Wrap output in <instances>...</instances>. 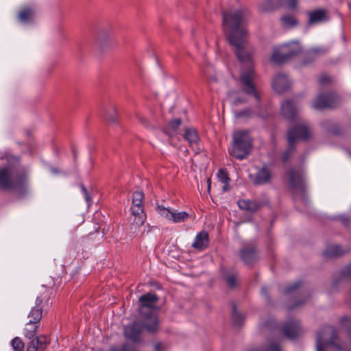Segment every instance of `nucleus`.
<instances>
[{
    "label": "nucleus",
    "mask_w": 351,
    "mask_h": 351,
    "mask_svg": "<svg viewBox=\"0 0 351 351\" xmlns=\"http://www.w3.org/2000/svg\"><path fill=\"white\" fill-rule=\"evenodd\" d=\"M283 51L285 52L289 59L297 56L302 51V47L299 42L293 41L282 46Z\"/></svg>",
    "instance_id": "obj_24"
},
{
    "label": "nucleus",
    "mask_w": 351,
    "mask_h": 351,
    "mask_svg": "<svg viewBox=\"0 0 351 351\" xmlns=\"http://www.w3.org/2000/svg\"><path fill=\"white\" fill-rule=\"evenodd\" d=\"M38 324H39L38 323H32V321L29 320V322L25 324L23 330V335L25 337L29 339L35 337Z\"/></svg>",
    "instance_id": "obj_29"
},
{
    "label": "nucleus",
    "mask_w": 351,
    "mask_h": 351,
    "mask_svg": "<svg viewBox=\"0 0 351 351\" xmlns=\"http://www.w3.org/2000/svg\"><path fill=\"white\" fill-rule=\"evenodd\" d=\"M184 138L188 141L190 146L196 145L199 141L197 131L194 128H187L185 130Z\"/></svg>",
    "instance_id": "obj_27"
},
{
    "label": "nucleus",
    "mask_w": 351,
    "mask_h": 351,
    "mask_svg": "<svg viewBox=\"0 0 351 351\" xmlns=\"http://www.w3.org/2000/svg\"><path fill=\"white\" fill-rule=\"evenodd\" d=\"M25 175L18 165H8L0 168V190L11 191L23 188Z\"/></svg>",
    "instance_id": "obj_2"
},
{
    "label": "nucleus",
    "mask_w": 351,
    "mask_h": 351,
    "mask_svg": "<svg viewBox=\"0 0 351 351\" xmlns=\"http://www.w3.org/2000/svg\"><path fill=\"white\" fill-rule=\"evenodd\" d=\"M248 101V100L245 97H237L232 101V105L234 106H237L240 104H245Z\"/></svg>",
    "instance_id": "obj_44"
},
{
    "label": "nucleus",
    "mask_w": 351,
    "mask_h": 351,
    "mask_svg": "<svg viewBox=\"0 0 351 351\" xmlns=\"http://www.w3.org/2000/svg\"><path fill=\"white\" fill-rule=\"evenodd\" d=\"M293 137L291 133L289 136V140H288L289 146L287 149L283 152L281 156L282 161L284 164L287 163L289 160L295 150V147L294 143H293Z\"/></svg>",
    "instance_id": "obj_28"
},
{
    "label": "nucleus",
    "mask_w": 351,
    "mask_h": 351,
    "mask_svg": "<svg viewBox=\"0 0 351 351\" xmlns=\"http://www.w3.org/2000/svg\"><path fill=\"white\" fill-rule=\"evenodd\" d=\"M255 115V112L252 108H246L235 112L237 118H252Z\"/></svg>",
    "instance_id": "obj_34"
},
{
    "label": "nucleus",
    "mask_w": 351,
    "mask_h": 351,
    "mask_svg": "<svg viewBox=\"0 0 351 351\" xmlns=\"http://www.w3.org/2000/svg\"><path fill=\"white\" fill-rule=\"evenodd\" d=\"M292 134L293 137V143H295V141L297 139H303L306 140L310 136V131L305 124H298L291 129L288 130L287 132V140H289V136Z\"/></svg>",
    "instance_id": "obj_16"
},
{
    "label": "nucleus",
    "mask_w": 351,
    "mask_h": 351,
    "mask_svg": "<svg viewBox=\"0 0 351 351\" xmlns=\"http://www.w3.org/2000/svg\"><path fill=\"white\" fill-rule=\"evenodd\" d=\"M339 103L338 96L334 93L319 94L313 102V106L317 110L332 108Z\"/></svg>",
    "instance_id": "obj_9"
},
{
    "label": "nucleus",
    "mask_w": 351,
    "mask_h": 351,
    "mask_svg": "<svg viewBox=\"0 0 351 351\" xmlns=\"http://www.w3.org/2000/svg\"><path fill=\"white\" fill-rule=\"evenodd\" d=\"M281 331L287 339L293 340L300 335L301 328L298 322L291 320L283 325Z\"/></svg>",
    "instance_id": "obj_14"
},
{
    "label": "nucleus",
    "mask_w": 351,
    "mask_h": 351,
    "mask_svg": "<svg viewBox=\"0 0 351 351\" xmlns=\"http://www.w3.org/2000/svg\"><path fill=\"white\" fill-rule=\"evenodd\" d=\"M190 217V215L186 211L178 212L173 209L171 221L173 223H178L186 221Z\"/></svg>",
    "instance_id": "obj_30"
},
{
    "label": "nucleus",
    "mask_w": 351,
    "mask_h": 351,
    "mask_svg": "<svg viewBox=\"0 0 351 351\" xmlns=\"http://www.w3.org/2000/svg\"><path fill=\"white\" fill-rule=\"evenodd\" d=\"M280 21L283 27L291 28L296 27L298 24V20L292 15L286 14L280 18Z\"/></svg>",
    "instance_id": "obj_31"
},
{
    "label": "nucleus",
    "mask_w": 351,
    "mask_h": 351,
    "mask_svg": "<svg viewBox=\"0 0 351 351\" xmlns=\"http://www.w3.org/2000/svg\"><path fill=\"white\" fill-rule=\"evenodd\" d=\"M217 178L219 180L224 184H228L230 182V178L226 169H220L217 173Z\"/></svg>",
    "instance_id": "obj_40"
},
{
    "label": "nucleus",
    "mask_w": 351,
    "mask_h": 351,
    "mask_svg": "<svg viewBox=\"0 0 351 351\" xmlns=\"http://www.w3.org/2000/svg\"><path fill=\"white\" fill-rule=\"evenodd\" d=\"M143 193L135 191L132 195V206L130 208L132 215L134 217V223L137 226L144 224L146 220V214L144 212L143 204Z\"/></svg>",
    "instance_id": "obj_6"
},
{
    "label": "nucleus",
    "mask_w": 351,
    "mask_h": 351,
    "mask_svg": "<svg viewBox=\"0 0 351 351\" xmlns=\"http://www.w3.org/2000/svg\"><path fill=\"white\" fill-rule=\"evenodd\" d=\"M80 186L81 191L84 197V199H85L88 206H90L93 202L90 195L89 194L88 191L85 188L84 184H81Z\"/></svg>",
    "instance_id": "obj_41"
},
{
    "label": "nucleus",
    "mask_w": 351,
    "mask_h": 351,
    "mask_svg": "<svg viewBox=\"0 0 351 351\" xmlns=\"http://www.w3.org/2000/svg\"><path fill=\"white\" fill-rule=\"evenodd\" d=\"M348 296V298L350 299V300L351 302V290L349 291Z\"/></svg>",
    "instance_id": "obj_58"
},
{
    "label": "nucleus",
    "mask_w": 351,
    "mask_h": 351,
    "mask_svg": "<svg viewBox=\"0 0 351 351\" xmlns=\"http://www.w3.org/2000/svg\"><path fill=\"white\" fill-rule=\"evenodd\" d=\"M207 184H208V191H210V184H211V181H210V178H208L207 180Z\"/></svg>",
    "instance_id": "obj_55"
},
{
    "label": "nucleus",
    "mask_w": 351,
    "mask_h": 351,
    "mask_svg": "<svg viewBox=\"0 0 351 351\" xmlns=\"http://www.w3.org/2000/svg\"><path fill=\"white\" fill-rule=\"evenodd\" d=\"M303 282L302 280H298L293 284L289 285L285 289V293L292 294L295 293L300 287H302Z\"/></svg>",
    "instance_id": "obj_38"
},
{
    "label": "nucleus",
    "mask_w": 351,
    "mask_h": 351,
    "mask_svg": "<svg viewBox=\"0 0 351 351\" xmlns=\"http://www.w3.org/2000/svg\"><path fill=\"white\" fill-rule=\"evenodd\" d=\"M10 345L14 351H24L25 344L23 340L19 337H14L10 342Z\"/></svg>",
    "instance_id": "obj_36"
},
{
    "label": "nucleus",
    "mask_w": 351,
    "mask_h": 351,
    "mask_svg": "<svg viewBox=\"0 0 351 351\" xmlns=\"http://www.w3.org/2000/svg\"><path fill=\"white\" fill-rule=\"evenodd\" d=\"M155 351H162V344L161 343H157L154 346Z\"/></svg>",
    "instance_id": "obj_52"
},
{
    "label": "nucleus",
    "mask_w": 351,
    "mask_h": 351,
    "mask_svg": "<svg viewBox=\"0 0 351 351\" xmlns=\"http://www.w3.org/2000/svg\"><path fill=\"white\" fill-rule=\"evenodd\" d=\"M158 300V297L156 293H148L142 295L139 298L141 306L139 307V313L141 318H145L148 315L156 316L151 309L154 308L155 303Z\"/></svg>",
    "instance_id": "obj_10"
},
{
    "label": "nucleus",
    "mask_w": 351,
    "mask_h": 351,
    "mask_svg": "<svg viewBox=\"0 0 351 351\" xmlns=\"http://www.w3.org/2000/svg\"><path fill=\"white\" fill-rule=\"evenodd\" d=\"M318 82L321 85H326L331 82V78L326 74H322L320 75Z\"/></svg>",
    "instance_id": "obj_43"
},
{
    "label": "nucleus",
    "mask_w": 351,
    "mask_h": 351,
    "mask_svg": "<svg viewBox=\"0 0 351 351\" xmlns=\"http://www.w3.org/2000/svg\"><path fill=\"white\" fill-rule=\"evenodd\" d=\"M182 123V120L180 119H174L167 123L166 125L164 132L169 136H173L177 134L178 130Z\"/></svg>",
    "instance_id": "obj_26"
},
{
    "label": "nucleus",
    "mask_w": 351,
    "mask_h": 351,
    "mask_svg": "<svg viewBox=\"0 0 351 351\" xmlns=\"http://www.w3.org/2000/svg\"><path fill=\"white\" fill-rule=\"evenodd\" d=\"M228 190H229V183L227 185L224 184V186H223V191H227Z\"/></svg>",
    "instance_id": "obj_56"
},
{
    "label": "nucleus",
    "mask_w": 351,
    "mask_h": 351,
    "mask_svg": "<svg viewBox=\"0 0 351 351\" xmlns=\"http://www.w3.org/2000/svg\"><path fill=\"white\" fill-rule=\"evenodd\" d=\"M263 326L265 327H268V328H272L273 326H275V327L276 326L274 320L271 319L267 320L265 323H264Z\"/></svg>",
    "instance_id": "obj_51"
},
{
    "label": "nucleus",
    "mask_w": 351,
    "mask_h": 351,
    "mask_svg": "<svg viewBox=\"0 0 351 351\" xmlns=\"http://www.w3.org/2000/svg\"><path fill=\"white\" fill-rule=\"evenodd\" d=\"M348 339H349V342H350V351H351V332L349 333Z\"/></svg>",
    "instance_id": "obj_57"
},
{
    "label": "nucleus",
    "mask_w": 351,
    "mask_h": 351,
    "mask_svg": "<svg viewBox=\"0 0 351 351\" xmlns=\"http://www.w3.org/2000/svg\"><path fill=\"white\" fill-rule=\"evenodd\" d=\"M240 259L246 265H252L257 260L256 250L254 244L247 243L239 250Z\"/></svg>",
    "instance_id": "obj_11"
},
{
    "label": "nucleus",
    "mask_w": 351,
    "mask_h": 351,
    "mask_svg": "<svg viewBox=\"0 0 351 351\" xmlns=\"http://www.w3.org/2000/svg\"><path fill=\"white\" fill-rule=\"evenodd\" d=\"M306 300H307V298H306L304 300H299V301L295 302V304L292 306H290L289 308L291 310V309H293L294 308L300 307L302 305H303Z\"/></svg>",
    "instance_id": "obj_50"
},
{
    "label": "nucleus",
    "mask_w": 351,
    "mask_h": 351,
    "mask_svg": "<svg viewBox=\"0 0 351 351\" xmlns=\"http://www.w3.org/2000/svg\"><path fill=\"white\" fill-rule=\"evenodd\" d=\"M330 335L328 340V344L335 346L339 351L345 350L344 346L341 343H337L338 334L337 329L333 326H326L323 331L318 333L316 342V350L317 351H322L323 339H324L325 335Z\"/></svg>",
    "instance_id": "obj_8"
},
{
    "label": "nucleus",
    "mask_w": 351,
    "mask_h": 351,
    "mask_svg": "<svg viewBox=\"0 0 351 351\" xmlns=\"http://www.w3.org/2000/svg\"><path fill=\"white\" fill-rule=\"evenodd\" d=\"M79 248L77 244H73L69 247V254L70 256H73L74 258L77 256V250Z\"/></svg>",
    "instance_id": "obj_45"
},
{
    "label": "nucleus",
    "mask_w": 351,
    "mask_h": 351,
    "mask_svg": "<svg viewBox=\"0 0 351 351\" xmlns=\"http://www.w3.org/2000/svg\"><path fill=\"white\" fill-rule=\"evenodd\" d=\"M254 76V71L252 66H250L247 69L241 71L239 77V81L241 87V92L249 96H252L259 103L261 97L253 82ZM257 106H259V104Z\"/></svg>",
    "instance_id": "obj_5"
},
{
    "label": "nucleus",
    "mask_w": 351,
    "mask_h": 351,
    "mask_svg": "<svg viewBox=\"0 0 351 351\" xmlns=\"http://www.w3.org/2000/svg\"><path fill=\"white\" fill-rule=\"evenodd\" d=\"M261 292V294L264 295L265 298H268V291L266 287H262Z\"/></svg>",
    "instance_id": "obj_53"
},
{
    "label": "nucleus",
    "mask_w": 351,
    "mask_h": 351,
    "mask_svg": "<svg viewBox=\"0 0 351 351\" xmlns=\"http://www.w3.org/2000/svg\"><path fill=\"white\" fill-rule=\"evenodd\" d=\"M297 113L296 108L291 100H287L281 105V114L288 120L293 121Z\"/></svg>",
    "instance_id": "obj_21"
},
{
    "label": "nucleus",
    "mask_w": 351,
    "mask_h": 351,
    "mask_svg": "<svg viewBox=\"0 0 351 351\" xmlns=\"http://www.w3.org/2000/svg\"><path fill=\"white\" fill-rule=\"evenodd\" d=\"M143 319V322L135 321L124 326L123 334L127 339L135 343H139L141 341V334L143 329L151 333L158 330L159 326L156 316L148 315Z\"/></svg>",
    "instance_id": "obj_4"
},
{
    "label": "nucleus",
    "mask_w": 351,
    "mask_h": 351,
    "mask_svg": "<svg viewBox=\"0 0 351 351\" xmlns=\"http://www.w3.org/2000/svg\"><path fill=\"white\" fill-rule=\"evenodd\" d=\"M289 60L285 51L279 53L278 50H275L271 56V62L276 64H281Z\"/></svg>",
    "instance_id": "obj_32"
},
{
    "label": "nucleus",
    "mask_w": 351,
    "mask_h": 351,
    "mask_svg": "<svg viewBox=\"0 0 351 351\" xmlns=\"http://www.w3.org/2000/svg\"><path fill=\"white\" fill-rule=\"evenodd\" d=\"M348 252V250L343 249L341 245H332L327 246L322 255L324 258H335L342 256Z\"/></svg>",
    "instance_id": "obj_23"
},
{
    "label": "nucleus",
    "mask_w": 351,
    "mask_h": 351,
    "mask_svg": "<svg viewBox=\"0 0 351 351\" xmlns=\"http://www.w3.org/2000/svg\"><path fill=\"white\" fill-rule=\"evenodd\" d=\"M35 16V10L31 6L23 8L18 14L19 20L23 23H27L32 21Z\"/></svg>",
    "instance_id": "obj_25"
},
{
    "label": "nucleus",
    "mask_w": 351,
    "mask_h": 351,
    "mask_svg": "<svg viewBox=\"0 0 351 351\" xmlns=\"http://www.w3.org/2000/svg\"><path fill=\"white\" fill-rule=\"evenodd\" d=\"M208 243V234L206 232L202 230L197 234L194 242L191 244V247L199 251H203L207 248Z\"/></svg>",
    "instance_id": "obj_20"
},
{
    "label": "nucleus",
    "mask_w": 351,
    "mask_h": 351,
    "mask_svg": "<svg viewBox=\"0 0 351 351\" xmlns=\"http://www.w3.org/2000/svg\"><path fill=\"white\" fill-rule=\"evenodd\" d=\"M156 212L162 217L165 218L168 221H171L173 209L170 208H166L161 205H157L156 207Z\"/></svg>",
    "instance_id": "obj_33"
},
{
    "label": "nucleus",
    "mask_w": 351,
    "mask_h": 351,
    "mask_svg": "<svg viewBox=\"0 0 351 351\" xmlns=\"http://www.w3.org/2000/svg\"><path fill=\"white\" fill-rule=\"evenodd\" d=\"M48 343L45 336H36L30 339L27 345L26 351H44Z\"/></svg>",
    "instance_id": "obj_19"
},
{
    "label": "nucleus",
    "mask_w": 351,
    "mask_h": 351,
    "mask_svg": "<svg viewBox=\"0 0 351 351\" xmlns=\"http://www.w3.org/2000/svg\"><path fill=\"white\" fill-rule=\"evenodd\" d=\"M351 276V263L344 267L341 271V280Z\"/></svg>",
    "instance_id": "obj_42"
},
{
    "label": "nucleus",
    "mask_w": 351,
    "mask_h": 351,
    "mask_svg": "<svg viewBox=\"0 0 351 351\" xmlns=\"http://www.w3.org/2000/svg\"><path fill=\"white\" fill-rule=\"evenodd\" d=\"M290 9L297 8V0H284ZM283 0H265L260 5L261 10L264 12L273 11L282 5Z\"/></svg>",
    "instance_id": "obj_13"
},
{
    "label": "nucleus",
    "mask_w": 351,
    "mask_h": 351,
    "mask_svg": "<svg viewBox=\"0 0 351 351\" xmlns=\"http://www.w3.org/2000/svg\"><path fill=\"white\" fill-rule=\"evenodd\" d=\"M252 146L253 138L249 130H236L232 133V139L228 153L236 159L242 160L249 156Z\"/></svg>",
    "instance_id": "obj_3"
},
{
    "label": "nucleus",
    "mask_w": 351,
    "mask_h": 351,
    "mask_svg": "<svg viewBox=\"0 0 351 351\" xmlns=\"http://www.w3.org/2000/svg\"><path fill=\"white\" fill-rule=\"evenodd\" d=\"M51 293L49 290H45L37 296L35 302V306H33L29 314V320L32 323L39 324L42 316L43 309L45 306H49Z\"/></svg>",
    "instance_id": "obj_7"
},
{
    "label": "nucleus",
    "mask_w": 351,
    "mask_h": 351,
    "mask_svg": "<svg viewBox=\"0 0 351 351\" xmlns=\"http://www.w3.org/2000/svg\"><path fill=\"white\" fill-rule=\"evenodd\" d=\"M246 12L243 9L222 12V26L234 53L243 63L252 62V53L247 48V30L245 27Z\"/></svg>",
    "instance_id": "obj_1"
},
{
    "label": "nucleus",
    "mask_w": 351,
    "mask_h": 351,
    "mask_svg": "<svg viewBox=\"0 0 351 351\" xmlns=\"http://www.w3.org/2000/svg\"><path fill=\"white\" fill-rule=\"evenodd\" d=\"M119 351H136L135 349L131 346H130L128 344L125 343L123 344Z\"/></svg>",
    "instance_id": "obj_49"
},
{
    "label": "nucleus",
    "mask_w": 351,
    "mask_h": 351,
    "mask_svg": "<svg viewBox=\"0 0 351 351\" xmlns=\"http://www.w3.org/2000/svg\"><path fill=\"white\" fill-rule=\"evenodd\" d=\"M324 52V50L320 48H313L308 51V55L315 56Z\"/></svg>",
    "instance_id": "obj_46"
},
{
    "label": "nucleus",
    "mask_w": 351,
    "mask_h": 351,
    "mask_svg": "<svg viewBox=\"0 0 351 351\" xmlns=\"http://www.w3.org/2000/svg\"><path fill=\"white\" fill-rule=\"evenodd\" d=\"M237 274L233 272H228L224 275V278L228 283V286L231 288H234L237 285Z\"/></svg>",
    "instance_id": "obj_37"
},
{
    "label": "nucleus",
    "mask_w": 351,
    "mask_h": 351,
    "mask_svg": "<svg viewBox=\"0 0 351 351\" xmlns=\"http://www.w3.org/2000/svg\"><path fill=\"white\" fill-rule=\"evenodd\" d=\"M237 204L240 209L251 213L256 212L264 205L262 202L252 201L250 199H239Z\"/></svg>",
    "instance_id": "obj_22"
},
{
    "label": "nucleus",
    "mask_w": 351,
    "mask_h": 351,
    "mask_svg": "<svg viewBox=\"0 0 351 351\" xmlns=\"http://www.w3.org/2000/svg\"><path fill=\"white\" fill-rule=\"evenodd\" d=\"M137 119L138 120V121L145 127L147 128L149 127V123H148V121L147 120V119L141 115H139L138 114L137 115Z\"/></svg>",
    "instance_id": "obj_48"
},
{
    "label": "nucleus",
    "mask_w": 351,
    "mask_h": 351,
    "mask_svg": "<svg viewBox=\"0 0 351 351\" xmlns=\"http://www.w3.org/2000/svg\"><path fill=\"white\" fill-rule=\"evenodd\" d=\"M291 86L288 77L282 73L277 74L273 80L272 87L275 92L281 94L287 90Z\"/></svg>",
    "instance_id": "obj_18"
},
{
    "label": "nucleus",
    "mask_w": 351,
    "mask_h": 351,
    "mask_svg": "<svg viewBox=\"0 0 351 351\" xmlns=\"http://www.w3.org/2000/svg\"><path fill=\"white\" fill-rule=\"evenodd\" d=\"M0 158L1 159L6 158L7 160H9L10 158V156H8L7 154H2V155H0Z\"/></svg>",
    "instance_id": "obj_54"
},
{
    "label": "nucleus",
    "mask_w": 351,
    "mask_h": 351,
    "mask_svg": "<svg viewBox=\"0 0 351 351\" xmlns=\"http://www.w3.org/2000/svg\"><path fill=\"white\" fill-rule=\"evenodd\" d=\"M308 20L307 25L308 26L315 25L317 24L322 23L328 20L327 12L324 9H317L312 11L307 12Z\"/></svg>",
    "instance_id": "obj_17"
},
{
    "label": "nucleus",
    "mask_w": 351,
    "mask_h": 351,
    "mask_svg": "<svg viewBox=\"0 0 351 351\" xmlns=\"http://www.w3.org/2000/svg\"><path fill=\"white\" fill-rule=\"evenodd\" d=\"M231 317H232L233 324L235 326H240L244 320L243 316L237 311L234 305H233V306H232V313Z\"/></svg>",
    "instance_id": "obj_35"
},
{
    "label": "nucleus",
    "mask_w": 351,
    "mask_h": 351,
    "mask_svg": "<svg viewBox=\"0 0 351 351\" xmlns=\"http://www.w3.org/2000/svg\"><path fill=\"white\" fill-rule=\"evenodd\" d=\"M250 178L254 185H263L269 183L271 178V173L266 165L258 168L254 175L250 174Z\"/></svg>",
    "instance_id": "obj_12"
},
{
    "label": "nucleus",
    "mask_w": 351,
    "mask_h": 351,
    "mask_svg": "<svg viewBox=\"0 0 351 351\" xmlns=\"http://www.w3.org/2000/svg\"><path fill=\"white\" fill-rule=\"evenodd\" d=\"M289 181L291 187L293 189L303 191L304 176L302 171H296L294 169H291L287 173Z\"/></svg>",
    "instance_id": "obj_15"
},
{
    "label": "nucleus",
    "mask_w": 351,
    "mask_h": 351,
    "mask_svg": "<svg viewBox=\"0 0 351 351\" xmlns=\"http://www.w3.org/2000/svg\"><path fill=\"white\" fill-rule=\"evenodd\" d=\"M249 351H282L281 348L278 344V343L276 342H270L268 343V345L261 349H254V350H250Z\"/></svg>",
    "instance_id": "obj_39"
},
{
    "label": "nucleus",
    "mask_w": 351,
    "mask_h": 351,
    "mask_svg": "<svg viewBox=\"0 0 351 351\" xmlns=\"http://www.w3.org/2000/svg\"><path fill=\"white\" fill-rule=\"evenodd\" d=\"M51 171H52V172H53L54 173H58V170H56V169H51Z\"/></svg>",
    "instance_id": "obj_59"
},
{
    "label": "nucleus",
    "mask_w": 351,
    "mask_h": 351,
    "mask_svg": "<svg viewBox=\"0 0 351 351\" xmlns=\"http://www.w3.org/2000/svg\"><path fill=\"white\" fill-rule=\"evenodd\" d=\"M106 119L109 123H116L117 122V116L115 112L112 115H106Z\"/></svg>",
    "instance_id": "obj_47"
}]
</instances>
